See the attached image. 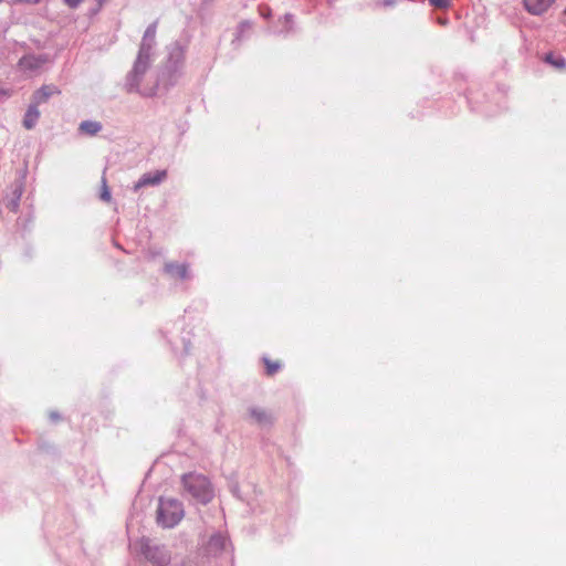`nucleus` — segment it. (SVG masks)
I'll return each mask as SVG.
<instances>
[{"label": "nucleus", "instance_id": "obj_9", "mask_svg": "<svg viewBox=\"0 0 566 566\" xmlns=\"http://www.w3.org/2000/svg\"><path fill=\"white\" fill-rule=\"evenodd\" d=\"M164 272L171 279L188 280L191 277L187 263L166 262Z\"/></svg>", "mask_w": 566, "mask_h": 566}, {"label": "nucleus", "instance_id": "obj_14", "mask_svg": "<svg viewBox=\"0 0 566 566\" xmlns=\"http://www.w3.org/2000/svg\"><path fill=\"white\" fill-rule=\"evenodd\" d=\"M250 416L260 426H269L272 423V417L265 410L252 407L249 409Z\"/></svg>", "mask_w": 566, "mask_h": 566}, {"label": "nucleus", "instance_id": "obj_8", "mask_svg": "<svg viewBox=\"0 0 566 566\" xmlns=\"http://www.w3.org/2000/svg\"><path fill=\"white\" fill-rule=\"evenodd\" d=\"M228 545V538L221 532L212 534L205 546L207 555L218 556L221 554Z\"/></svg>", "mask_w": 566, "mask_h": 566}, {"label": "nucleus", "instance_id": "obj_28", "mask_svg": "<svg viewBox=\"0 0 566 566\" xmlns=\"http://www.w3.org/2000/svg\"><path fill=\"white\" fill-rule=\"evenodd\" d=\"M185 353L188 354L189 353V347L188 345H185Z\"/></svg>", "mask_w": 566, "mask_h": 566}, {"label": "nucleus", "instance_id": "obj_30", "mask_svg": "<svg viewBox=\"0 0 566 566\" xmlns=\"http://www.w3.org/2000/svg\"><path fill=\"white\" fill-rule=\"evenodd\" d=\"M564 13H565V15H566V9L564 10Z\"/></svg>", "mask_w": 566, "mask_h": 566}, {"label": "nucleus", "instance_id": "obj_26", "mask_svg": "<svg viewBox=\"0 0 566 566\" xmlns=\"http://www.w3.org/2000/svg\"><path fill=\"white\" fill-rule=\"evenodd\" d=\"M395 3V0H384V6H392Z\"/></svg>", "mask_w": 566, "mask_h": 566}, {"label": "nucleus", "instance_id": "obj_19", "mask_svg": "<svg viewBox=\"0 0 566 566\" xmlns=\"http://www.w3.org/2000/svg\"><path fill=\"white\" fill-rule=\"evenodd\" d=\"M263 360H264V364L266 366V374L269 376L274 375L281 368V365L279 363H276V361L273 363V361H271L268 358H263Z\"/></svg>", "mask_w": 566, "mask_h": 566}, {"label": "nucleus", "instance_id": "obj_18", "mask_svg": "<svg viewBox=\"0 0 566 566\" xmlns=\"http://www.w3.org/2000/svg\"><path fill=\"white\" fill-rule=\"evenodd\" d=\"M99 198H101V200H103L105 202H109L112 199L111 190L107 186L105 176L102 177V190H101Z\"/></svg>", "mask_w": 566, "mask_h": 566}, {"label": "nucleus", "instance_id": "obj_1", "mask_svg": "<svg viewBox=\"0 0 566 566\" xmlns=\"http://www.w3.org/2000/svg\"><path fill=\"white\" fill-rule=\"evenodd\" d=\"M157 25L158 21L156 20L144 32L134 65L125 78L124 88L127 93H139L144 96L154 94L153 90L149 93H143L139 85L155 55Z\"/></svg>", "mask_w": 566, "mask_h": 566}, {"label": "nucleus", "instance_id": "obj_16", "mask_svg": "<svg viewBox=\"0 0 566 566\" xmlns=\"http://www.w3.org/2000/svg\"><path fill=\"white\" fill-rule=\"evenodd\" d=\"M544 61L546 63H549L551 65L557 67V69H562L565 66L566 62H565V59L562 57V56H555L553 53H547L545 55V59Z\"/></svg>", "mask_w": 566, "mask_h": 566}, {"label": "nucleus", "instance_id": "obj_10", "mask_svg": "<svg viewBox=\"0 0 566 566\" xmlns=\"http://www.w3.org/2000/svg\"><path fill=\"white\" fill-rule=\"evenodd\" d=\"M60 93L61 91L53 84L42 85L32 94L31 103L39 107L41 104L48 103L50 97Z\"/></svg>", "mask_w": 566, "mask_h": 566}, {"label": "nucleus", "instance_id": "obj_13", "mask_svg": "<svg viewBox=\"0 0 566 566\" xmlns=\"http://www.w3.org/2000/svg\"><path fill=\"white\" fill-rule=\"evenodd\" d=\"M40 118V111L39 107L30 103L28 106L24 117H23V127L25 129H32L35 127L38 120Z\"/></svg>", "mask_w": 566, "mask_h": 566}, {"label": "nucleus", "instance_id": "obj_7", "mask_svg": "<svg viewBox=\"0 0 566 566\" xmlns=\"http://www.w3.org/2000/svg\"><path fill=\"white\" fill-rule=\"evenodd\" d=\"M167 177V170H156L154 172L144 174L138 181L134 185L133 190L137 192L139 189L144 187H155L160 185Z\"/></svg>", "mask_w": 566, "mask_h": 566}, {"label": "nucleus", "instance_id": "obj_23", "mask_svg": "<svg viewBox=\"0 0 566 566\" xmlns=\"http://www.w3.org/2000/svg\"><path fill=\"white\" fill-rule=\"evenodd\" d=\"M49 417L54 422L61 419V416H60V413L57 411H51L49 413Z\"/></svg>", "mask_w": 566, "mask_h": 566}, {"label": "nucleus", "instance_id": "obj_3", "mask_svg": "<svg viewBox=\"0 0 566 566\" xmlns=\"http://www.w3.org/2000/svg\"><path fill=\"white\" fill-rule=\"evenodd\" d=\"M157 523L164 528L175 527L184 517V505L172 497H160L157 507Z\"/></svg>", "mask_w": 566, "mask_h": 566}, {"label": "nucleus", "instance_id": "obj_25", "mask_svg": "<svg viewBox=\"0 0 566 566\" xmlns=\"http://www.w3.org/2000/svg\"><path fill=\"white\" fill-rule=\"evenodd\" d=\"M109 0H97V10H99Z\"/></svg>", "mask_w": 566, "mask_h": 566}, {"label": "nucleus", "instance_id": "obj_27", "mask_svg": "<svg viewBox=\"0 0 566 566\" xmlns=\"http://www.w3.org/2000/svg\"><path fill=\"white\" fill-rule=\"evenodd\" d=\"M326 1H327V3H328V6H329V7H333V4H334V2H335L336 0H326Z\"/></svg>", "mask_w": 566, "mask_h": 566}, {"label": "nucleus", "instance_id": "obj_2", "mask_svg": "<svg viewBox=\"0 0 566 566\" xmlns=\"http://www.w3.org/2000/svg\"><path fill=\"white\" fill-rule=\"evenodd\" d=\"M168 55L158 82L166 88L177 84L184 74L187 44L176 41L167 46Z\"/></svg>", "mask_w": 566, "mask_h": 566}, {"label": "nucleus", "instance_id": "obj_11", "mask_svg": "<svg viewBox=\"0 0 566 566\" xmlns=\"http://www.w3.org/2000/svg\"><path fill=\"white\" fill-rule=\"evenodd\" d=\"M555 0H524L525 9L534 15H541L554 3Z\"/></svg>", "mask_w": 566, "mask_h": 566}, {"label": "nucleus", "instance_id": "obj_24", "mask_svg": "<svg viewBox=\"0 0 566 566\" xmlns=\"http://www.w3.org/2000/svg\"><path fill=\"white\" fill-rule=\"evenodd\" d=\"M261 15L264 18H269L271 15V9L270 8H262L260 9Z\"/></svg>", "mask_w": 566, "mask_h": 566}, {"label": "nucleus", "instance_id": "obj_15", "mask_svg": "<svg viewBox=\"0 0 566 566\" xmlns=\"http://www.w3.org/2000/svg\"><path fill=\"white\" fill-rule=\"evenodd\" d=\"M103 126L96 120H83L78 126V132L90 136H95L102 130Z\"/></svg>", "mask_w": 566, "mask_h": 566}, {"label": "nucleus", "instance_id": "obj_17", "mask_svg": "<svg viewBox=\"0 0 566 566\" xmlns=\"http://www.w3.org/2000/svg\"><path fill=\"white\" fill-rule=\"evenodd\" d=\"M251 28H252L251 22H249V21L240 22L239 25H238L237 33H235V39L233 40V42L234 41H240L241 38L244 35V33L250 31Z\"/></svg>", "mask_w": 566, "mask_h": 566}, {"label": "nucleus", "instance_id": "obj_21", "mask_svg": "<svg viewBox=\"0 0 566 566\" xmlns=\"http://www.w3.org/2000/svg\"><path fill=\"white\" fill-rule=\"evenodd\" d=\"M283 19H284V23H285L284 31L285 32H290L292 30V24H293L294 17L291 13H286Z\"/></svg>", "mask_w": 566, "mask_h": 566}, {"label": "nucleus", "instance_id": "obj_5", "mask_svg": "<svg viewBox=\"0 0 566 566\" xmlns=\"http://www.w3.org/2000/svg\"><path fill=\"white\" fill-rule=\"evenodd\" d=\"M138 546L140 554L154 566H167L171 560L170 551L153 539L142 538Z\"/></svg>", "mask_w": 566, "mask_h": 566}, {"label": "nucleus", "instance_id": "obj_22", "mask_svg": "<svg viewBox=\"0 0 566 566\" xmlns=\"http://www.w3.org/2000/svg\"><path fill=\"white\" fill-rule=\"evenodd\" d=\"M84 0H63V2L71 9H76Z\"/></svg>", "mask_w": 566, "mask_h": 566}, {"label": "nucleus", "instance_id": "obj_4", "mask_svg": "<svg viewBox=\"0 0 566 566\" xmlns=\"http://www.w3.org/2000/svg\"><path fill=\"white\" fill-rule=\"evenodd\" d=\"M185 491L197 502L207 504L211 501L213 492L209 480L197 473H187L182 476Z\"/></svg>", "mask_w": 566, "mask_h": 566}, {"label": "nucleus", "instance_id": "obj_6", "mask_svg": "<svg viewBox=\"0 0 566 566\" xmlns=\"http://www.w3.org/2000/svg\"><path fill=\"white\" fill-rule=\"evenodd\" d=\"M50 56L46 53L41 54H25L19 60V66L23 71L36 72L49 63Z\"/></svg>", "mask_w": 566, "mask_h": 566}, {"label": "nucleus", "instance_id": "obj_20", "mask_svg": "<svg viewBox=\"0 0 566 566\" xmlns=\"http://www.w3.org/2000/svg\"><path fill=\"white\" fill-rule=\"evenodd\" d=\"M451 0H429V3L438 9H446L450 6Z\"/></svg>", "mask_w": 566, "mask_h": 566}, {"label": "nucleus", "instance_id": "obj_29", "mask_svg": "<svg viewBox=\"0 0 566 566\" xmlns=\"http://www.w3.org/2000/svg\"><path fill=\"white\" fill-rule=\"evenodd\" d=\"M182 566H197V565H192V564H184Z\"/></svg>", "mask_w": 566, "mask_h": 566}, {"label": "nucleus", "instance_id": "obj_12", "mask_svg": "<svg viewBox=\"0 0 566 566\" xmlns=\"http://www.w3.org/2000/svg\"><path fill=\"white\" fill-rule=\"evenodd\" d=\"M23 193L22 185L15 184L12 188L10 197H7L4 200V206L8 210L12 212H17L20 206L21 196Z\"/></svg>", "mask_w": 566, "mask_h": 566}]
</instances>
